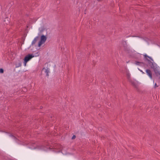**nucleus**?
I'll use <instances>...</instances> for the list:
<instances>
[{"label":"nucleus","instance_id":"obj_1","mask_svg":"<svg viewBox=\"0 0 160 160\" xmlns=\"http://www.w3.org/2000/svg\"><path fill=\"white\" fill-rule=\"evenodd\" d=\"M145 58L148 61L149 65L151 68L153 69L156 74L158 76L160 75V73L158 70L157 65L156 63H153V59L150 57L148 56L145 54L144 55Z\"/></svg>","mask_w":160,"mask_h":160},{"label":"nucleus","instance_id":"obj_2","mask_svg":"<svg viewBox=\"0 0 160 160\" xmlns=\"http://www.w3.org/2000/svg\"><path fill=\"white\" fill-rule=\"evenodd\" d=\"M34 57L32 54H28L24 58V66H26L27 62L30 60L32 58Z\"/></svg>","mask_w":160,"mask_h":160},{"label":"nucleus","instance_id":"obj_3","mask_svg":"<svg viewBox=\"0 0 160 160\" xmlns=\"http://www.w3.org/2000/svg\"><path fill=\"white\" fill-rule=\"evenodd\" d=\"M47 39V37L44 35H42L41 36L40 40L38 42V46L40 47L44 43Z\"/></svg>","mask_w":160,"mask_h":160},{"label":"nucleus","instance_id":"obj_4","mask_svg":"<svg viewBox=\"0 0 160 160\" xmlns=\"http://www.w3.org/2000/svg\"><path fill=\"white\" fill-rule=\"evenodd\" d=\"M146 72L147 74L149 76V78L151 79H152V75L151 70L149 69H147L146 70Z\"/></svg>","mask_w":160,"mask_h":160},{"label":"nucleus","instance_id":"obj_5","mask_svg":"<svg viewBox=\"0 0 160 160\" xmlns=\"http://www.w3.org/2000/svg\"><path fill=\"white\" fill-rule=\"evenodd\" d=\"M129 82H130L132 84V85H133L134 87H135V88H137V84L136 82L133 81L132 80H131V81Z\"/></svg>","mask_w":160,"mask_h":160},{"label":"nucleus","instance_id":"obj_6","mask_svg":"<svg viewBox=\"0 0 160 160\" xmlns=\"http://www.w3.org/2000/svg\"><path fill=\"white\" fill-rule=\"evenodd\" d=\"M127 77L129 81H131V78L130 74L129 72H127Z\"/></svg>","mask_w":160,"mask_h":160},{"label":"nucleus","instance_id":"obj_7","mask_svg":"<svg viewBox=\"0 0 160 160\" xmlns=\"http://www.w3.org/2000/svg\"><path fill=\"white\" fill-rule=\"evenodd\" d=\"M45 69V72L46 73V75L47 76H49L48 73L49 72V70L48 68L45 69V68H43V69Z\"/></svg>","mask_w":160,"mask_h":160},{"label":"nucleus","instance_id":"obj_8","mask_svg":"<svg viewBox=\"0 0 160 160\" xmlns=\"http://www.w3.org/2000/svg\"><path fill=\"white\" fill-rule=\"evenodd\" d=\"M38 38V37L37 36V37H36L32 41V45L34 44L37 42Z\"/></svg>","mask_w":160,"mask_h":160},{"label":"nucleus","instance_id":"obj_9","mask_svg":"<svg viewBox=\"0 0 160 160\" xmlns=\"http://www.w3.org/2000/svg\"><path fill=\"white\" fill-rule=\"evenodd\" d=\"M45 29V28L43 27H41L40 28H39V31L41 33Z\"/></svg>","mask_w":160,"mask_h":160},{"label":"nucleus","instance_id":"obj_10","mask_svg":"<svg viewBox=\"0 0 160 160\" xmlns=\"http://www.w3.org/2000/svg\"><path fill=\"white\" fill-rule=\"evenodd\" d=\"M4 22H6V24H8L9 23V19L8 18H6L4 20Z\"/></svg>","mask_w":160,"mask_h":160},{"label":"nucleus","instance_id":"obj_11","mask_svg":"<svg viewBox=\"0 0 160 160\" xmlns=\"http://www.w3.org/2000/svg\"><path fill=\"white\" fill-rule=\"evenodd\" d=\"M135 63L136 65H141L142 64H143V62H135Z\"/></svg>","mask_w":160,"mask_h":160},{"label":"nucleus","instance_id":"obj_12","mask_svg":"<svg viewBox=\"0 0 160 160\" xmlns=\"http://www.w3.org/2000/svg\"><path fill=\"white\" fill-rule=\"evenodd\" d=\"M4 72L3 69L2 68H0V73H3Z\"/></svg>","mask_w":160,"mask_h":160},{"label":"nucleus","instance_id":"obj_13","mask_svg":"<svg viewBox=\"0 0 160 160\" xmlns=\"http://www.w3.org/2000/svg\"><path fill=\"white\" fill-rule=\"evenodd\" d=\"M10 136H11V137H12V138L14 139H15L16 138L15 137H14V136L12 135H10Z\"/></svg>","mask_w":160,"mask_h":160},{"label":"nucleus","instance_id":"obj_14","mask_svg":"<svg viewBox=\"0 0 160 160\" xmlns=\"http://www.w3.org/2000/svg\"><path fill=\"white\" fill-rule=\"evenodd\" d=\"M76 138V136L75 135H73L72 137V139H74Z\"/></svg>","mask_w":160,"mask_h":160},{"label":"nucleus","instance_id":"obj_15","mask_svg":"<svg viewBox=\"0 0 160 160\" xmlns=\"http://www.w3.org/2000/svg\"><path fill=\"white\" fill-rule=\"evenodd\" d=\"M138 69L141 72H142V73L143 74H144V72H143L142 70L139 69V68H138Z\"/></svg>","mask_w":160,"mask_h":160},{"label":"nucleus","instance_id":"obj_16","mask_svg":"<svg viewBox=\"0 0 160 160\" xmlns=\"http://www.w3.org/2000/svg\"><path fill=\"white\" fill-rule=\"evenodd\" d=\"M158 87V86L157 85L156 83H155L154 85V88H156V87Z\"/></svg>","mask_w":160,"mask_h":160},{"label":"nucleus","instance_id":"obj_17","mask_svg":"<svg viewBox=\"0 0 160 160\" xmlns=\"http://www.w3.org/2000/svg\"><path fill=\"white\" fill-rule=\"evenodd\" d=\"M21 63H20V65H19V66H21Z\"/></svg>","mask_w":160,"mask_h":160},{"label":"nucleus","instance_id":"obj_18","mask_svg":"<svg viewBox=\"0 0 160 160\" xmlns=\"http://www.w3.org/2000/svg\"><path fill=\"white\" fill-rule=\"evenodd\" d=\"M124 42L126 44V41H124Z\"/></svg>","mask_w":160,"mask_h":160}]
</instances>
